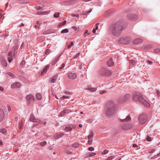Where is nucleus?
<instances>
[{
	"label": "nucleus",
	"instance_id": "f257e3e1",
	"mask_svg": "<svg viewBox=\"0 0 160 160\" xmlns=\"http://www.w3.org/2000/svg\"><path fill=\"white\" fill-rule=\"evenodd\" d=\"M117 104L112 100L108 101L106 105L105 108V112L106 116L111 118L116 113Z\"/></svg>",
	"mask_w": 160,
	"mask_h": 160
},
{
	"label": "nucleus",
	"instance_id": "f03ea898",
	"mask_svg": "<svg viewBox=\"0 0 160 160\" xmlns=\"http://www.w3.org/2000/svg\"><path fill=\"white\" fill-rule=\"evenodd\" d=\"M122 29L121 25L115 24L111 27L110 31L114 36H118L121 34Z\"/></svg>",
	"mask_w": 160,
	"mask_h": 160
},
{
	"label": "nucleus",
	"instance_id": "7ed1b4c3",
	"mask_svg": "<svg viewBox=\"0 0 160 160\" xmlns=\"http://www.w3.org/2000/svg\"><path fill=\"white\" fill-rule=\"evenodd\" d=\"M143 98L142 95L140 93L135 92L133 93L132 95V100L134 101L141 102Z\"/></svg>",
	"mask_w": 160,
	"mask_h": 160
},
{
	"label": "nucleus",
	"instance_id": "20e7f679",
	"mask_svg": "<svg viewBox=\"0 0 160 160\" xmlns=\"http://www.w3.org/2000/svg\"><path fill=\"white\" fill-rule=\"evenodd\" d=\"M100 74L102 76H109L111 75V72L105 68H102L100 71Z\"/></svg>",
	"mask_w": 160,
	"mask_h": 160
},
{
	"label": "nucleus",
	"instance_id": "39448f33",
	"mask_svg": "<svg viewBox=\"0 0 160 160\" xmlns=\"http://www.w3.org/2000/svg\"><path fill=\"white\" fill-rule=\"evenodd\" d=\"M147 115L146 114H143L141 115L139 118L140 123L141 124L145 123L147 120Z\"/></svg>",
	"mask_w": 160,
	"mask_h": 160
},
{
	"label": "nucleus",
	"instance_id": "423d86ee",
	"mask_svg": "<svg viewBox=\"0 0 160 160\" xmlns=\"http://www.w3.org/2000/svg\"><path fill=\"white\" fill-rule=\"evenodd\" d=\"M131 40V38L129 37H127L125 38H121L119 39V42L122 44H127L129 43Z\"/></svg>",
	"mask_w": 160,
	"mask_h": 160
},
{
	"label": "nucleus",
	"instance_id": "0eeeda50",
	"mask_svg": "<svg viewBox=\"0 0 160 160\" xmlns=\"http://www.w3.org/2000/svg\"><path fill=\"white\" fill-rule=\"evenodd\" d=\"M26 99L28 104L29 105L32 102L34 101L35 98L33 95L29 94L27 96Z\"/></svg>",
	"mask_w": 160,
	"mask_h": 160
},
{
	"label": "nucleus",
	"instance_id": "6e6552de",
	"mask_svg": "<svg viewBox=\"0 0 160 160\" xmlns=\"http://www.w3.org/2000/svg\"><path fill=\"white\" fill-rule=\"evenodd\" d=\"M138 16L136 15L133 14H129L127 15V18L131 21L136 20L138 18Z\"/></svg>",
	"mask_w": 160,
	"mask_h": 160
},
{
	"label": "nucleus",
	"instance_id": "1a4fd4ad",
	"mask_svg": "<svg viewBox=\"0 0 160 160\" xmlns=\"http://www.w3.org/2000/svg\"><path fill=\"white\" fill-rule=\"evenodd\" d=\"M72 112V111L68 109L64 110L60 112L59 115L60 117H62L65 116V114H68Z\"/></svg>",
	"mask_w": 160,
	"mask_h": 160
},
{
	"label": "nucleus",
	"instance_id": "9d476101",
	"mask_svg": "<svg viewBox=\"0 0 160 160\" xmlns=\"http://www.w3.org/2000/svg\"><path fill=\"white\" fill-rule=\"evenodd\" d=\"M61 56V54H60V55H59L58 56H57L52 60V63H51V65L52 66L54 65L58 61Z\"/></svg>",
	"mask_w": 160,
	"mask_h": 160
},
{
	"label": "nucleus",
	"instance_id": "9b49d317",
	"mask_svg": "<svg viewBox=\"0 0 160 160\" xmlns=\"http://www.w3.org/2000/svg\"><path fill=\"white\" fill-rule=\"evenodd\" d=\"M29 120L30 121L34 122H40L39 119L36 118L33 114L31 115Z\"/></svg>",
	"mask_w": 160,
	"mask_h": 160
},
{
	"label": "nucleus",
	"instance_id": "f8f14e48",
	"mask_svg": "<svg viewBox=\"0 0 160 160\" xmlns=\"http://www.w3.org/2000/svg\"><path fill=\"white\" fill-rule=\"evenodd\" d=\"M141 102L145 107L149 108L150 107V103L143 98L142 99V100Z\"/></svg>",
	"mask_w": 160,
	"mask_h": 160
},
{
	"label": "nucleus",
	"instance_id": "ddd939ff",
	"mask_svg": "<svg viewBox=\"0 0 160 160\" xmlns=\"http://www.w3.org/2000/svg\"><path fill=\"white\" fill-rule=\"evenodd\" d=\"M132 127L131 124L128 123H125L122 125V127L124 129H128Z\"/></svg>",
	"mask_w": 160,
	"mask_h": 160
},
{
	"label": "nucleus",
	"instance_id": "4468645a",
	"mask_svg": "<svg viewBox=\"0 0 160 160\" xmlns=\"http://www.w3.org/2000/svg\"><path fill=\"white\" fill-rule=\"evenodd\" d=\"M68 78L70 79H74L76 78L77 75L76 73L75 72H70L68 74Z\"/></svg>",
	"mask_w": 160,
	"mask_h": 160
},
{
	"label": "nucleus",
	"instance_id": "2eb2a0df",
	"mask_svg": "<svg viewBox=\"0 0 160 160\" xmlns=\"http://www.w3.org/2000/svg\"><path fill=\"white\" fill-rule=\"evenodd\" d=\"M21 84L18 82L13 83L11 86V87L12 88H19L21 87Z\"/></svg>",
	"mask_w": 160,
	"mask_h": 160
},
{
	"label": "nucleus",
	"instance_id": "dca6fc26",
	"mask_svg": "<svg viewBox=\"0 0 160 160\" xmlns=\"http://www.w3.org/2000/svg\"><path fill=\"white\" fill-rule=\"evenodd\" d=\"M49 65H47L43 68L42 71L41 72V75H43L44 74L46 73L48 69L49 68Z\"/></svg>",
	"mask_w": 160,
	"mask_h": 160
},
{
	"label": "nucleus",
	"instance_id": "f3484780",
	"mask_svg": "<svg viewBox=\"0 0 160 160\" xmlns=\"http://www.w3.org/2000/svg\"><path fill=\"white\" fill-rule=\"evenodd\" d=\"M4 116V112L3 110L0 108V122L3 120Z\"/></svg>",
	"mask_w": 160,
	"mask_h": 160
},
{
	"label": "nucleus",
	"instance_id": "a211bd4d",
	"mask_svg": "<svg viewBox=\"0 0 160 160\" xmlns=\"http://www.w3.org/2000/svg\"><path fill=\"white\" fill-rule=\"evenodd\" d=\"M142 40L140 38H136L133 41L134 44H137L142 42Z\"/></svg>",
	"mask_w": 160,
	"mask_h": 160
},
{
	"label": "nucleus",
	"instance_id": "6ab92c4d",
	"mask_svg": "<svg viewBox=\"0 0 160 160\" xmlns=\"http://www.w3.org/2000/svg\"><path fill=\"white\" fill-rule=\"evenodd\" d=\"M118 101L119 103H122L126 101L123 96H122L118 98Z\"/></svg>",
	"mask_w": 160,
	"mask_h": 160
},
{
	"label": "nucleus",
	"instance_id": "aec40b11",
	"mask_svg": "<svg viewBox=\"0 0 160 160\" xmlns=\"http://www.w3.org/2000/svg\"><path fill=\"white\" fill-rule=\"evenodd\" d=\"M57 78L58 76L57 75L52 76L51 78V82L52 83H55L56 82Z\"/></svg>",
	"mask_w": 160,
	"mask_h": 160
},
{
	"label": "nucleus",
	"instance_id": "412c9836",
	"mask_svg": "<svg viewBox=\"0 0 160 160\" xmlns=\"http://www.w3.org/2000/svg\"><path fill=\"white\" fill-rule=\"evenodd\" d=\"M120 119L122 120L123 121H129L131 119V117L129 116H128L126 117V118H121Z\"/></svg>",
	"mask_w": 160,
	"mask_h": 160
},
{
	"label": "nucleus",
	"instance_id": "4be33fe9",
	"mask_svg": "<svg viewBox=\"0 0 160 160\" xmlns=\"http://www.w3.org/2000/svg\"><path fill=\"white\" fill-rule=\"evenodd\" d=\"M96 153L94 152H89L87 153L86 155L87 157H92L95 155Z\"/></svg>",
	"mask_w": 160,
	"mask_h": 160
},
{
	"label": "nucleus",
	"instance_id": "5701e85b",
	"mask_svg": "<svg viewBox=\"0 0 160 160\" xmlns=\"http://www.w3.org/2000/svg\"><path fill=\"white\" fill-rule=\"evenodd\" d=\"M107 64L109 66H112L113 65V62L112 61V59H110L108 62H107Z\"/></svg>",
	"mask_w": 160,
	"mask_h": 160
},
{
	"label": "nucleus",
	"instance_id": "b1692460",
	"mask_svg": "<svg viewBox=\"0 0 160 160\" xmlns=\"http://www.w3.org/2000/svg\"><path fill=\"white\" fill-rule=\"evenodd\" d=\"M124 99H125V101L129 99L130 98L131 96L130 95L128 94H126L124 96H123Z\"/></svg>",
	"mask_w": 160,
	"mask_h": 160
},
{
	"label": "nucleus",
	"instance_id": "393cba45",
	"mask_svg": "<svg viewBox=\"0 0 160 160\" xmlns=\"http://www.w3.org/2000/svg\"><path fill=\"white\" fill-rule=\"evenodd\" d=\"M0 132L4 134H6L7 133V131L4 128H2L0 130Z\"/></svg>",
	"mask_w": 160,
	"mask_h": 160
},
{
	"label": "nucleus",
	"instance_id": "a878e982",
	"mask_svg": "<svg viewBox=\"0 0 160 160\" xmlns=\"http://www.w3.org/2000/svg\"><path fill=\"white\" fill-rule=\"evenodd\" d=\"M93 136V132H91L90 134L88 136V140H92Z\"/></svg>",
	"mask_w": 160,
	"mask_h": 160
},
{
	"label": "nucleus",
	"instance_id": "bb28decb",
	"mask_svg": "<svg viewBox=\"0 0 160 160\" xmlns=\"http://www.w3.org/2000/svg\"><path fill=\"white\" fill-rule=\"evenodd\" d=\"M86 90H89L91 92H94L96 91L97 90V88H87Z\"/></svg>",
	"mask_w": 160,
	"mask_h": 160
},
{
	"label": "nucleus",
	"instance_id": "cd10ccee",
	"mask_svg": "<svg viewBox=\"0 0 160 160\" xmlns=\"http://www.w3.org/2000/svg\"><path fill=\"white\" fill-rule=\"evenodd\" d=\"M70 97V96L68 95H63L62 97H61L60 98L61 100H63L65 98H69Z\"/></svg>",
	"mask_w": 160,
	"mask_h": 160
},
{
	"label": "nucleus",
	"instance_id": "c85d7f7f",
	"mask_svg": "<svg viewBox=\"0 0 160 160\" xmlns=\"http://www.w3.org/2000/svg\"><path fill=\"white\" fill-rule=\"evenodd\" d=\"M66 131H70L72 130V128L70 126L66 127L64 129Z\"/></svg>",
	"mask_w": 160,
	"mask_h": 160
},
{
	"label": "nucleus",
	"instance_id": "c756f323",
	"mask_svg": "<svg viewBox=\"0 0 160 160\" xmlns=\"http://www.w3.org/2000/svg\"><path fill=\"white\" fill-rule=\"evenodd\" d=\"M25 64V60H22L20 64V66L21 67V68H23L24 67Z\"/></svg>",
	"mask_w": 160,
	"mask_h": 160
},
{
	"label": "nucleus",
	"instance_id": "7c9ffc66",
	"mask_svg": "<svg viewBox=\"0 0 160 160\" xmlns=\"http://www.w3.org/2000/svg\"><path fill=\"white\" fill-rule=\"evenodd\" d=\"M36 97L39 100H40L42 98L41 95L39 93H37L36 94Z\"/></svg>",
	"mask_w": 160,
	"mask_h": 160
},
{
	"label": "nucleus",
	"instance_id": "2f4dec72",
	"mask_svg": "<svg viewBox=\"0 0 160 160\" xmlns=\"http://www.w3.org/2000/svg\"><path fill=\"white\" fill-rule=\"evenodd\" d=\"M23 123L21 122H19L18 123V128L19 129L22 128Z\"/></svg>",
	"mask_w": 160,
	"mask_h": 160
},
{
	"label": "nucleus",
	"instance_id": "473e14b6",
	"mask_svg": "<svg viewBox=\"0 0 160 160\" xmlns=\"http://www.w3.org/2000/svg\"><path fill=\"white\" fill-rule=\"evenodd\" d=\"M68 31H68V29L67 28H66V29L62 30L61 32V33H67L68 32Z\"/></svg>",
	"mask_w": 160,
	"mask_h": 160
},
{
	"label": "nucleus",
	"instance_id": "72a5a7b5",
	"mask_svg": "<svg viewBox=\"0 0 160 160\" xmlns=\"http://www.w3.org/2000/svg\"><path fill=\"white\" fill-rule=\"evenodd\" d=\"M79 145V144L77 142H75L72 144V146L75 148H78Z\"/></svg>",
	"mask_w": 160,
	"mask_h": 160
},
{
	"label": "nucleus",
	"instance_id": "f704fd0d",
	"mask_svg": "<svg viewBox=\"0 0 160 160\" xmlns=\"http://www.w3.org/2000/svg\"><path fill=\"white\" fill-rule=\"evenodd\" d=\"M7 73L8 75L12 78H14L15 77V74L11 72H8Z\"/></svg>",
	"mask_w": 160,
	"mask_h": 160
},
{
	"label": "nucleus",
	"instance_id": "c9c22d12",
	"mask_svg": "<svg viewBox=\"0 0 160 160\" xmlns=\"http://www.w3.org/2000/svg\"><path fill=\"white\" fill-rule=\"evenodd\" d=\"M60 15V13L59 12H55L54 14V17L55 18H58Z\"/></svg>",
	"mask_w": 160,
	"mask_h": 160
},
{
	"label": "nucleus",
	"instance_id": "e433bc0d",
	"mask_svg": "<svg viewBox=\"0 0 160 160\" xmlns=\"http://www.w3.org/2000/svg\"><path fill=\"white\" fill-rule=\"evenodd\" d=\"M2 65L4 67H6L7 66V63L6 62V61L5 60L2 61Z\"/></svg>",
	"mask_w": 160,
	"mask_h": 160
},
{
	"label": "nucleus",
	"instance_id": "4c0bfd02",
	"mask_svg": "<svg viewBox=\"0 0 160 160\" xmlns=\"http://www.w3.org/2000/svg\"><path fill=\"white\" fill-rule=\"evenodd\" d=\"M13 53L14 52L12 51H11L9 52L8 55L11 58L12 57Z\"/></svg>",
	"mask_w": 160,
	"mask_h": 160
},
{
	"label": "nucleus",
	"instance_id": "58836bf2",
	"mask_svg": "<svg viewBox=\"0 0 160 160\" xmlns=\"http://www.w3.org/2000/svg\"><path fill=\"white\" fill-rule=\"evenodd\" d=\"M47 143V142L45 141H43L42 142H41L40 143V145L42 146H44Z\"/></svg>",
	"mask_w": 160,
	"mask_h": 160
},
{
	"label": "nucleus",
	"instance_id": "ea45409f",
	"mask_svg": "<svg viewBox=\"0 0 160 160\" xmlns=\"http://www.w3.org/2000/svg\"><path fill=\"white\" fill-rule=\"evenodd\" d=\"M148 142H150L152 141V138L149 136H148L146 138Z\"/></svg>",
	"mask_w": 160,
	"mask_h": 160
},
{
	"label": "nucleus",
	"instance_id": "a19ab883",
	"mask_svg": "<svg viewBox=\"0 0 160 160\" xmlns=\"http://www.w3.org/2000/svg\"><path fill=\"white\" fill-rule=\"evenodd\" d=\"M80 53H78L72 59V60L77 58L79 55Z\"/></svg>",
	"mask_w": 160,
	"mask_h": 160
},
{
	"label": "nucleus",
	"instance_id": "79ce46f5",
	"mask_svg": "<svg viewBox=\"0 0 160 160\" xmlns=\"http://www.w3.org/2000/svg\"><path fill=\"white\" fill-rule=\"evenodd\" d=\"M50 33V32L49 30H46V31H44L43 32V34H44V35L47 34H49Z\"/></svg>",
	"mask_w": 160,
	"mask_h": 160
},
{
	"label": "nucleus",
	"instance_id": "37998d69",
	"mask_svg": "<svg viewBox=\"0 0 160 160\" xmlns=\"http://www.w3.org/2000/svg\"><path fill=\"white\" fill-rule=\"evenodd\" d=\"M66 21H64L62 23H60L59 24V25L60 27L61 26H63V25H65L66 24Z\"/></svg>",
	"mask_w": 160,
	"mask_h": 160
},
{
	"label": "nucleus",
	"instance_id": "c03bdc74",
	"mask_svg": "<svg viewBox=\"0 0 160 160\" xmlns=\"http://www.w3.org/2000/svg\"><path fill=\"white\" fill-rule=\"evenodd\" d=\"M130 62L133 65H135L136 64L135 61L134 60H130Z\"/></svg>",
	"mask_w": 160,
	"mask_h": 160
},
{
	"label": "nucleus",
	"instance_id": "a18cd8bd",
	"mask_svg": "<svg viewBox=\"0 0 160 160\" xmlns=\"http://www.w3.org/2000/svg\"><path fill=\"white\" fill-rule=\"evenodd\" d=\"M115 157L114 156H112L109 157L108 158V160H112L114 159Z\"/></svg>",
	"mask_w": 160,
	"mask_h": 160
},
{
	"label": "nucleus",
	"instance_id": "49530a36",
	"mask_svg": "<svg viewBox=\"0 0 160 160\" xmlns=\"http://www.w3.org/2000/svg\"><path fill=\"white\" fill-rule=\"evenodd\" d=\"M94 149V148L93 147H89L88 148V150L90 151H93Z\"/></svg>",
	"mask_w": 160,
	"mask_h": 160
},
{
	"label": "nucleus",
	"instance_id": "de8ad7c7",
	"mask_svg": "<svg viewBox=\"0 0 160 160\" xmlns=\"http://www.w3.org/2000/svg\"><path fill=\"white\" fill-rule=\"evenodd\" d=\"M65 64L64 63H62L61 66L59 67V69H62L65 66Z\"/></svg>",
	"mask_w": 160,
	"mask_h": 160
},
{
	"label": "nucleus",
	"instance_id": "09e8293b",
	"mask_svg": "<svg viewBox=\"0 0 160 160\" xmlns=\"http://www.w3.org/2000/svg\"><path fill=\"white\" fill-rule=\"evenodd\" d=\"M65 152L67 153L68 154H70L72 152L69 149L66 150L65 151Z\"/></svg>",
	"mask_w": 160,
	"mask_h": 160
},
{
	"label": "nucleus",
	"instance_id": "8fccbe9b",
	"mask_svg": "<svg viewBox=\"0 0 160 160\" xmlns=\"http://www.w3.org/2000/svg\"><path fill=\"white\" fill-rule=\"evenodd\" d=\"M71 16L72 17H79V15L78 14H75L73 13L71 14Z\"/></svg>",
	"mask_w": 160,
	"mask_h": 160
},
{
	"label": "nucleus",
	"instance_id": "3c124183",
	"mask_svg": "<svg viewBox=\"0 0 160 160\" xmlns=\"http://www.w3.org/2000/svg\"><path fill=\"white\" fill-rule=\"evenodd\" d=\"M88 30H85V32H84V34H83V35L85 36V37H86V34H87V35H89V33H88Z\"/></svg>",
	"mask_w": 160,
	"mask_h": 160
},
{
	"label": "nucleus",
	"instance_id": "603ef678",
	"mask_svg": "<svg viewBox=\"0 0 160 160\" xmlns=\"http://www.w3.org/2000/svg\"><path fill=\"white\" fill-rule=\"evenodd\" d=\"M154 51L157 53H158L160 52V49L159 48H157L155 49Z\"/></svg>",
	"mask_w": 160,
	"mask_h": 160
},
{
	"label": "nucleus",
	"instance_id": "864d4df0",
	"mask_svg": "<svg viewBox=\"0 0 160 160\" xmlns=\"http://www.w3.org/2000/svg\"><path fill=\"white\" fill-rule=\"evenodd\" d=\"M108 150H104L103 152H102V154H107V153H108Z\"/></svg>",
	"mask_w": 160,
	"mask_h": 160
},
{
	"label": "nucleus",
	"instance_id": "5fc2aeb1",
	"mask_svg": "<svg viewBox=\"0 0 160 160\" xmlns=\"http://www.w3.org/2000/svg\"><path fill=\"white\" fill-rule=\"evenodd\" d=\"M73 45V42H71L70 45H68V46L67 48L68 49H69L71 48L72 46Z\"/></svg>",
	"mask_w": 160,
	"mask_h": 160
},
{
	"label": "nucleus",
	"instance_id": "6e6d98bb",
	"mask_svg": "<svg viewBox=\"0 0 160 160\" xmlns=\"http://www.w3.org/2000/svg\"><path fill=\"white\" fill-rule=\"evenodd\" d=\"M99 22H98V23H97L96 25H95V26H96V28H95L96 30H97L98 28V25H99Z\"/></svg>",
	"mask_w": 160,
	"mask_h": 160
},
{
	"label": "nucleus",
	"instance_id": "4d7b16f0",
	"mask_svg": "<svg viewBox=\"0 0 160 160\" xmlns=\"http://www.w3.org/2000/svg\"><path fill=\"white\" fill-rule=\"evenodd\" d=\"M46 13L45 12H37V14L40 15L41 14H45Z\"/></svg>",
	"mask_w": 160,
	"mask_h": 160
},
{
	"label": "nucleus",
	"instance_id": "13d9d810",
	"mask_svg": "<svg viewBox=\"0 0 160 160\" xmlns=\"http://www.w3.org/2000/svg\"><path fill=\"white\" fill-rule=\"evenodd\" d=\"M8 62H9V63H10L11 61L12 60V57H11V58H10V57H9L8 58Z\"/></svg>",
	"mask_w": 160,
	"mask_h": 160
},
{
	"label": "nucleus",
	"instance_id": "bf43d9fd",
	"mask_svg": "<svg viewBox=\"0 0 160 160\" xmlns=\"http://www.w3.org/2000/svg\"><path fill=\"white\" fill-rule=\"evenodd\" d=\"M18 48L17 46L15 45L12 48V50H14V53L15 52V50Z\"/></svg>",
	"mask_w": 160,
	"mask_h": 160
},
{
	"label": "nucleus",
	"instance_id": "052dcab7",
	"mask_svg": "<svg viewBox=\"0 0 160 160\" xmlns=\"http://www.w3.org/2000/svg\"><path fill=\"white\" fill-rule=\"evenodd\" d=\"M146 62L148 64H152L153 63L152 61L149 60L146 61Z\"/></svg>",
	"mask_w": 160,
	"mask_h": 160
},
{
	"label": "nucleus",
	"instance_id": "680f3d73",
	"mask_svg": "<svg viewBox=\"0 0 160 160\" xmlns=\"http://www.w3.org/2000/svg\"><path fill=\"white\" fill-rule=\"evenodd\" d=\"M132 147L137 149L138 148V146L136 144H133L132 146Z\"/></svg>",
	"mask_w": 160,
	"mask_h": 160
},
{
	"label": "nucleus",
	"instance_id": "e2e57ef3",
	"mask_svg": "<svg viewBox=\"0 0 160 160\" xmlns=\"http://www.w3.org/2000/svg\"><path fill=\"white\" fill-rule=\"evenodd\" d=\"M92 142V140H88V143L89 144H91Z\"/></svg>",
	"mask_w": 160,
	"mask_h": 160
},
{
	"label": "nucleus",
	"instance_id": "0e129e2a",
	"mask_svg": "<svg viewBox=\"0 0 160 160\" xmlns=\"http://www.w3.org/2000/svg\"><path fill=\"white\" fill-rule=\"evenodd\" d=\"M106 92H107L106 91H102L100 92V93L101 94H105V93H106Z\"/></svg>",
	"mask_w": 160,
	"mask_h": 160
},
{
	"label": "nucleus",
	"instance_id": "69168bd1",
	"mask_svg": "<svg viewBox=\"0 0 160 160\" xmlns=\"http://www.w3.org/2000/svg\"><path fill=\"white\" fill-rule=\"evenodd\" d=\"M73 29H74L75 31H76L77 30V28L75 26H73L72 27Z\"/></svg>",
	"mask_w": 160,
	"mask_h": 160
},
{
	"label": "nucleus",
	"instance_id": "338daca9",
	"mask_svg": "<svg viewBox=\"0 0 160 160\" xmlns=\"http://www.w3.org/2000/svg\"><path fill=\"white\" fill-rule=\"evenodd\" d=\"M36 9L38 10H41L42 9V8L40 7H36L35 8Z\"/></svg>",
	"mask_w": 160,
	"mask_h": 160
},
{
	"label": "nucleus",
	"instance_id": "774afa93",
	"mask_svg": "<svg viewBox=\"0 0 160 160\" xmlns=\"http://www.w3.org/2000/svg\"><path fill=\"white\" fill-rule=\"evenodd\" d=\"M87 11H85L84 12H83L82 14L84 15H86L87 16Z\"/></svg>",
	"mask_w": 160,
	"mask_h": 160
}]
</instances>
